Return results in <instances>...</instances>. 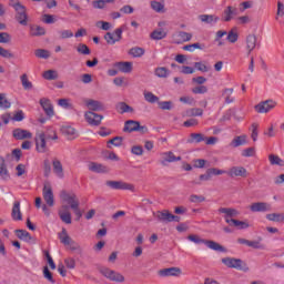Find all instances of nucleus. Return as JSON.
Wrapping results in <instances>:
<instances>
[{"mask_svg": "<svg viewBox=\"0 0 284 284\" xmlns=\"http://www.w3.org/2000/svg\"><path fill=\"white\" fill-rule=\"evenodd\" d=\"M187 240L191 241L192 243H195V245H206L209 250H213L214 252H227V248H225V246L212 240L201 239L199 235L191 234L187 236Z\"/></svg>", "mask_w": 284, "mask_h": 284, "instance_id": "obj_1", "label": "nucleus"}, {"mask_svg": "<svg viewBox=\"0 0 284 284\" xmlns=\"http://www.w3.org/2000/svg\"><path fill=\"white\" fill-rule=\"evenodd\" d=\"M9 6L16 10V21H18L20 26H28V9L26 6L14 0H10Z\"/></svg>", "mask_w": 284, "mask_h": 284, "instance_id": "obj_2", "label": "nucleus"}, {"mask_svg": "<svg viewBox=\"0 0 284 284\" xmlns=\"http://www.w3.org/2000/svg\"><path fill=\"white\" fill-rule=\"evenodd\" d=\"M223 265L226 267H230L232 270H240L241 272H248L250 267H247V264L243 262L241 258L235 257H224L222 258Z\"/></svg>", "mask_w": 284, "mask_h": 284, "instance_id": "obj_3", "label": "nucleus"}, {"mask_svg": "<svg viewBox=\"0 0 284 284\" xmlns=\"http://www.w3.org/2000/svg\"><path fill=\"white\" fill-rule=\"evenodd\" d=\"M123 30H125V26L116 28L113 32H106L104 34V41H106L108 45L119 43L123 39Z\"/></svg>", "mask_w": 284, "mask_h": 284, "instance_id": "obj_4", "label": "nucleus"}, {"mask_svg": "<svg viewBox=\"0 0 284 284\" xmlns=\"http://www.w3.org/2000/svg\"><path fill=\"white\" fill-rule=\"evenodd\" d=\"M59 239L62 245H69L72 252L81 250V245H79V243L74 242L73 239L68 235V231H65V229H63L62 232L59 233Z\"/></svg>", "mask_w": 284, "mask_h": 284, "instance_id": "obj_5", "label": "nucleus"}, {"mask_svg": "<svg viewBox=\"0 0 284 284\" xmlns=\"http://www.w3.org/2000/svg\"><path fill=\"white\" fill-rule=\"evenodd\" d=\"M60 199L63 203H67L70 209L72 210L73 205L79 206V199L77 197V194L69 193L68 191L63 190L60 192Z\"/></svg>", "mask_w": 284, "mask_h": 284, "instance_id": "obj_6", "label": "nucleus"}, {"mask_svg": "<svg viewBox=\"0 0 284 284\" xmlns=\"http://www.w3.org/2000/svg\"><path fill=\"white\" fill-rule=\"evenodd\" d=\"M42 196L49 207H54V192H52V186L50 183H44L42 189Z\"/></svg>", "mask_w": 284, "mask_h": 284, "instance_id": "obj_7", "label": "nucleus"}, {"mask_svg": "<svg viewBox=\"0 0 284 284\" xmlns=\"http://www.w3.org/2000/svg\"><path fill=\"white\" fill-rule=\"evenodd\" d=\"M36 150L40 154L48 152V143L45 142V133L41 132L36 135Z\"/></svg>", "mask_w": 284, "mask_h": 284, "instance_id": "obj_8", "label": "nucleus"}, {"mask_svg": "<svg viewBox=\"0 0 284 284\" xmlns=\"http://www.w3.org/2000/svg\"><path fill=\"white\" fill-rule=\"evenodd\" d=\"M274 108H276V102H274V100H266L255 105V110L258 114H267V112L274 110Z\"/></svg>", "mask_w": 284, "mask_h": 284, "instance_id": "obj_9", "label": "nucleus"}, {"mask_svg": "<svg viewBox=\"0 0 284 284\" xmlns=\"http://www.w3.org/2000/svg\"><path fill=\"white\" fill-rule=\"evenodd\" d=\"M84 119L85 121L89 123V125H101V121H103V115L92 112V111H88L84 114Z\"/></svg>", "mask_w": 284, "mask_h": 284, "instance_id": "obj_10", "label": "nucleus"}, {"mask_svg": "<svg viewBox=\"0 0 284 284\" xmlns=\"http://www.w3.org/2000/svg\"><path fill=\"white\" fill-rule=\"evenodd\" d=\"M237 16H239V9L235 7L229 6L223 11L222 21H224L225 23H230V21Z\"/></svg>", "mask_w": 284, "mask_h": 284, "instance_id": "obj_11", "label": "nucleus"}, {"mask_svg": "<svg viewBox=\"0 0 284 284\" xmlns=\"http://www.w3.org/2000/svg\"><path fill=\"white\" fill-rule=\"evenodd\" d=\"M251 212H272V204L266 202H254L250 205Z\"/></svg>", "mask_w": 284, "mask_h": 284, "instance_id": "obj_12", "label": "nucleus"}, {"mask_svg": "<svg viewBox=\"0 0 284 284\" xmlns=\"http://www.w3.org/2000/svg\"><path fill=\"white\" fill-rule=\"evenodd\" d=\"M40 105L45 112L47 116H49V119H51V116H54V106L52 105V102L50 101V99H47V98L40 99Z\"/></svg>", "mask_w": 284, "mask_h": 284, "instance_id": "obj_13", "label": "nucleus"}, {"mask_svg": "<svg viewBox=\"0 0 284 284\" xmlns=\"http://www.w3.org/2000/svg\"><path fill=\"white\" fill-rule=\"evenodd\" d=\"M105 185L111 190H132V184L122 181H106Z\"/></svg>", "mask_w": 284, "mask_h": 284, "instance_id": "obj_14", "label": "nucleus"}, {"mask_svg": "<svg viewBox=\"0 0 284 284\" xmlns=\"http://www.w3.org/2000/svg\"><path fill=\"white\" fill-rule=\"evenodd\" d=\"M226 174L233 179V176H242L245 179L247 176V169L243 166H233L231 168Z\"/></svg>", "mask_w": 284, "mask_h": 284, "instance_id": "obj_15", "label": "nucleus"}, {"mask_svg": "<svg viewBox=\"0 0 284 284\" xmlns=\"http://www.w3.org/2000/svg\"><path fill=\"white\" fill-rule=\"evenodd\" d=\"M261 44L257 43V38L255 34H248L246 37V50L247 54H252L255 48H258Z\"/></svg>", "mask_w": 284, "mask_h": 284, "instance_id": "obj_16", "label": "nucleus"}, {"mask_svg": "<svg viewBox=\"0 0 284 284\" xmlns=\"http://www.w3.org/2000/svg\"><path fill=\"white\" fill-rule=\"evenodd\" d=\"M13 138L17 139V141H23L26 139H31L32 138V132L26 130V129H16L12 132Z\"/></svg>", "mask_w": 284, "mask_h": 284, "instance_id": "obj_17", "label": "nucleus"}, {"mask_svg": "<svg viewBox=\"0 0 284 284\" xmlns=\"http://www.w3.org/2000/svg\"><path fill=\"white\" fill-rule=\"evenodd\" d=\"M11 219L13 221H23V214L21 213V202L16 201L11 211Z\"/></svg>", "mask_w": 284, "mask_h": 284, "instance_id": "obj_18", "label": "nucleus"}, {"mask_svg": "<svg viewBox=\"0 0 284 284\" xmlns=\"http://www.w3.org/2000/svg\"><path fill=\"white\" fill-rule=\"evenodd\" d=\"M181 268L179 267H169V268H162L159 271V276H162V278H165L168 276H180Z\"/></svg>", "mask_w": 284, "mask_h": 284, "instance_id": "obj_19", "label": "nucleus"}, {"mask_svg": "<svg viewBox=\"0 0 284 284\" xmlns=\"http://www.w3.org/2000/svg\"><path fill=\"white\" fill-rule=\"evenodd\" d=\"M0 179L2 181H10V171H8V165L3 156H0Z\"/></svg>", "mask_w": 284, "mask_h": 284, "instance_id": "obj_20", "label": "nucleus"}, {"mask_svg": "<svg viewBox=\"0 0 284 284\" xmlns=\"http://www.w3.org/2000/svg\"><path fill=\"white\" fill-rule=\"evenodd\" d=\"M199 19L200 21H202V23H207L209 26H215V23H219V21H221V18L215 14H201L199 16Z\"/></svg>", "mask_w": 284, "mask_h": 284, "instance_id": "obj_21", "label": "nucleus"}, {"mask_svg": "<svg viewBox=\"0 0 284 284\" xmlns=\"http://www.w3.org/2000/svg\"><path fill=\"white\" fill-rule=\"evenodd\" d=\"M113 68H116L118 72L130 74L132 72V62H115Z\"/></svg>", "mask_w": 284, "mask_h": 284, "instance_id": "obj_22", "label": "nucleus"}, {"mask_svg": "<svg viewBox=\"0 0 284 284\" xmlns=\"http://www.w3.org/2000/svg\"><path fill=\"white\" fill-rule=\"evenodd\" d=\"M237 243H240V245H247V247H253V250H263V246L258 241H250V240L240 237L237 239Z\"/></svg>", "mask_w": 284, "mask_h": 284, "instance_id": "obj_23", "label": "nucleus"}, {"mask_svg": "<svg viewBox=\"0 0 284 284\" xmlns=\"http://www.w3.org/2000/svg\"><path fill=\"white\" fill-rule=\"evenodd\" d=\"M139 121H134V120H128L124 123V128H123V132H138L139 131Z\"/></svg>", "mask_w": 284, "mask_h": 284, "instance_id": "obj_24", "label": "nucleus"}, {"mask_svg": "<svg viewBox=\"0 0 284 284\" xmlns=\"http://www.w3.org/2000/svg\"><path fill=\"white\" fill-rule=\"evenodd\" d=\"M90 172H95L97 174H105L108 172V168L103 164H99L97 162H91L89 164Z\"/></svg>", "mask_w": 284, "mask_h": 284, "instance_id": "obj_25", "label": "nucleus"}, {"mask_svg": "<svg viewBox=\"0 0 284 284\" xmlns=\"http://www.w3.org/2000/svg\"><path fill=\"white\" fill-rule=\"evenodd\" d=\"M115 110L120 113V114H125V113H132L134 112V108L130 106V104L125 103V102H119L115 104Z\"/></svg>", "mask_w": 284, "mask_h": 284, "instance_id": "obj_26", "label": "nucleus"}, {"mask_svg": "<svg viewBox=\"0 0 284 284\" xmlns=\"http://www.w3.org/2000/svg\"><path fill=\"white\" fill-rule=\"evenodd\" d=\"M30 36L31 37H43L45 36V28L37 24L30 26Z\"/></svg>", "mask_w": 284, "mask_h": 284, "instance_id": "obj_27", "label": "nucleus"}, {"mask_svg": "<svg viewBox=\"0 0 284 284\" xmlns=\"http://www.w3.org/2000/svg\"><path fill=\"white\" fill-rule=\"evenodd\" d=\"M87 106L89 108V110H91V112H99V111L103 110V103L98 100L87 101Z\"/></svg>", "mask_w": 284, "mask_h": 284, "instance_id": "obj_28", "label": "nucleus"}, {"mask_svg": "<svg viewBox=\"0 0 284 284\" xmlns=\"http://www.w3.org/2000/svg\"><path fill=\"white\" fill-rule=\"evenodd\" d=\"M246 144H247V135L245 134L235 136L231 142L232 148H241V145H246Z\"/></svg>", "mask_w": 284, "mask_h": 284, "instance_id": "obj_29", "label": "nucleus"}, {"mask_svg": "<svg viewBox=\"0 0 284 284\" xmlns=\"http://www.w3.org/2000/svg\"><path fill=\"white\" fill-rule=\"evenodd\" d=\"M219 213L224 214V219H232L234 216H239V211L230 207H220Z\"/></svg>", "mask_w": 284, "mask_h": 284, "instance_id": "obj_30", "label": "nucleus"}, {"mask_svg": "<svg viewBox=\"0 0 284 284\" xmlns=\"http://www.w3.org/2000/svg\"><path fill=\"white\" fill-rule=\"evenodd\" d=\"M172 215L173 214L170 213V211L163 210L159 212L158 219L161 221V223H172Z\"/></svg>", "mask_w": 284, "mask_h": 284, "instance_id": "obj_31", "label": "nucleus"}, {"mask_svg": "<svg viewBox=\"0 0 284 284\" xmlns=\"http://www.w3.org/2000/svg\"><path fill=\"white\" fill-rule=\"evenodd\" d=\"M176 39H178V41H176L178 44L185 43L187 41H192V33L185 32V31H179L176 33Z\"/></svg>", "mask_w": 284, "mask_h": 284, "instance_id": "obj_32", "label": "nucleus"}, {"mask_svg": "<svg viewBox=\"0 0 284 284\" xmlns=\"http://www.w3.org/2000/svg\"><path fill=\"white\" fill-rule=\"evenodd\" d=\"M128 54H130V57H133V59H139L143 57V54H145V49L141 47H133L129 50Z\"/></svg>", "mask_w": 284, "mask_h": 284, "instance_id": "obj_33", "label": "nucleus"}, {"mask_svg": "<svg viewBox=\"0 0 284 284\" xmlns=\"http://www.w3.org/2000/svg\"><path fill=\"white\" fill-rule=\"evenodd\" d=\"M150 6H151V9L154 11V12H158L159 14L165 12V4L163 2H159L156 0H152L150 2Z\"/></svg>", "mask_w": 284, "mask_h": 284, "instance_id": "obj_34", "label": "nucleus"}, {"mask_svg": "<svg viewBox=\"0 0 284 284\" xmlns=\"http://www.w3.org/2000/svg\"><path fill=\"white\" fill-rule=\"evenodd\" d=\"M155 77H159V79H168L170 77V70L165 67H158L154 70Z\"/></svg>", "mask_w": 284, "mask_h": 284, "instance_id": "obj_35", "label": "nucleus"}, {"mask_svg": "<svg viewBox=\"0 0 284 284\" xmlns=\"http://www.w3.org/2000/svg\"><path fill=\"white\" fill-rule=\"evenodd\" d=\"M53 172L59 179H63V164H61V161L53 160Z\"/></svg>", "mask_w": 284, "mask_h": 284, "instance_id": "obj_36", "label": "nucleus"}, {"mask_svg": "<svg viewBox=\"0 0 284 284\" xmlns=\"http://www.w3.org/2000/svg\"><path fill=\"white\" fill-rule=\"evenodd\" d=\"M232 94H234V89L232 88L222 91V97H224L226 104L234 103V97Z\"/></svg>", "mask_w": 284, "mask_h": 284, "instance_id": "obj_37", "label": "nucleus"}, {"mask_svg": "<svg viewBox=\"0 0 284 284\" xmlns=\"http://www.w3.org/2000/svg\"><path fill=\"white\" fill-rule=\"evenodd\" d=\"M16 235L20 239V241H32V235H30V233L26 230H16Z\"/></svg>", "mask_w": 284, "mask_h": 284, "instance_id": "obj_38", "label": "nucleus"}, {"mask_svg": "<svg viewBox=\"0 0 284 284\" xmlns=\"http://www.w3.org/2000/svg\"><path fill=\"white\" fill-rule=\"evenodd\" d=\"M182 50H185L186 52H194V50H205V44L195 42L193 44H186L182 47Z\"/></svg>", "mask_w": 284, "mask_h": 284, "instance_id": "obj_39", "label": "nucleus"}, {"mask_svg": "<svg viewBox=\"0 0 284 284\" xmlns=\"http://www.w3.org/2000/svg\"><path fill=\"white\" fill-rule=\"evenodd\" d=\"M267 221H273L275 223H283L284 214L283 213H270L266 214Z\"/></svg>", "mask_w": 284, "mask_h": 284, "instance_id": "obj_40", "label": "nucleus"}, {"mask_svg": "<svg viewBox=\"0 0 284 284\" xmlns=\"http://www.w3.org/2000/svg\"><path fill=\"white\" fill-rule=\"evenodd\" d=\"M115 0H93L92 6L94 10H103L105 3H114Z\"/></svg>", "mask_w": 284, "mask_h": 284, "instance_id": "obj_41", "label": "nucleus"}, {"mask_svg": "<svg viewBox=\"0 0 284 284\" xmlns=\"http://www.w3.org/2000/svg\"><path fill=\"white\" fill-rule=\"evenodd\" d=\"M164 161L162 163H175L176 161H181V156L174 155L172 151L165 152L164 153Z\"/></svg>", "mask_w": 284, "mask_h": 284, "instance_id": "obj_42", "label": "nucleus"}, {"mask_svg": "<svg viewBox=\"0 0 284 284\" xmlns=\"http://www.w3.org/2000/svg\"><path fill=\"white\" fill-rule=\"evenodd\" d=\"M42 77L47 81H55V79H59V73H57L55 70H47L43 72Z\"/></svg>", "mask_w": 284, "mask_h": 284, "instance_id": "obj_43", "label": "nucleus"}, {"mask_svg": "<svg viewBox=\"0 0 284 284\" xmlns=\"http://www.w3.org/2000/svg\"><path fill=\"white\" fill-rule=\"evenodd\" d=\"M202 141H205L203 133H191V139L187 140V143H202Z\"/></svg>", "mask_w": 284, "mask_h": 284, "instance_id": "obj_44", "label": "nucleus"}, {"mask_svg": "<svg viewBox=\"0 0 284 284\" xmlns=\"http://www.w3.org/2000/svg\"><path fill=\"white\" fill-rule=\"evenodd\" d=\"M60 220L62 223H65L67 225H70L72 223V213L70 212H58Z\"/></svg>", "mask_w": 284, "mask_h": 284, "instance_id": "obj_45", "label": "nucleus"}, {"mask_svg": "<svg viewBox=\"0 0 284 284\" xmlns=\"http://www.w3.org/2000/svg\"><path fill=\"white\" fill-rule=\"evenodd\" d=\"M168 33L165 31L154 30L153 32H151V39H153L154 41H161V39H165Z\"/></svg>", "mask_w": 284, "mask_h": 284, "instance_id": "obj_46", "label": "nucleus"}, {"mask_svg": "<svg viewBox=\"0 0 284 284\" xmlns=\"http://www.w3.org/2000/svg\"><path fill=\"white\" fill-rule=\"evenodd\" d=\"M34 55L38 59H50V51L45 50V49H37L34 51Z\"/></svg>", "mask_w": 284, "mask_h": 284, "instance_id": "obj_47", "label": "nucleus"}, {"mask_svg": "<svg viewBox=\"0 0 284 284\" xmlns=\"http://www.w3.org/2000/svg\"><path fill=\"white\" fill-rule=\"evenodd\" d=\"M186 116H203V109L193 108L186 110Z\"/></svg>", "mask_w": 284, "mask_h": 284, "instance_id": "obj_48", "label": "nucleus"}, {"mask_svg": "<svg viewBox=\"0 0 284 284\" xmlns=\"http://www.w3.org/2000/svg\"><path fill=\"white\" fill-rule=\"evenodd\" d=\"M100 274H102V276H104V278H108L110 281V278H112V274H114V270H111L109 267H100L99 268Z\"/></svg>", "mask_w": 284, "mask_h": 284, "instance_id": "obj_49", "label": "nucleus"}, {"mask_svg": "<svg viewBox=\"0 0 284 284\" xmlns=\"http://www.w3.org/2000/svg\"><path fill=\"white\" fill-rule=\"evenodd\" d=\"M100 274H102V276H104V278H108L110 281V278H112V274H114V270H111L109 267H100L99 268Z\"/></svg>", "mask_w": 284, "mask_h": 284, "instance_id": "obj_50", "label": "nucleus"}, {"mask_svg": "<svg viewBox=\"0 0 284 284\" xmlns=\"http://www.w3.org/2000/svg\"><path fill=\"white\" fill-rule=\"evenodd\" d=\"M144 99L148 103H159V97L154 95L152 92H144Z\"/></svg>", "mask_w": 284, "mask_h": 284, "instance_id": "obj_51", "label": "nucleus"}, {"mask_svg": "<svg viewBox=\"0 0 284 284\" xmlns=\"http://www.w3.org/2000/svg\"><path fill=\"white\" fill-rule=\"evenodd\" d=\"M110 281H113L114 283H123V281H125V277L121 275V273L113 271V274H111Z\"/></svg>", "mask_w": 284, "mask_h": 284, "instance_id": "obj_52", "label": "nucleus"}, {"mask_svg": "<svg viewBox=\"0 0 284 284\" xmlns=\"http://www.w3.org/2000/svg\"><path fill=\"white\" fill-rule=\"evenodd\" d=\"M62 134H64L65 136H74V134H77V130L72 126H62L61 129Z\"/></svg>", "mask_w": 284, "mask_h": 284, "instance_id": "obj_53", "label": "nucleus"}, {"mask_svg": "<svg viewBox=\"0 0 284 284\" xmlns=\"http://www.w3.org/2000/svg\"><path fill=\"white\" fill-rule=\"evenodd\" d=\"M21 83H22V87L26 89V90H32V82H30V80H28V74H22L21 75Z\"/></svg>", "mask_w": 284, "mask_h": 284, "instance_id": "obj_54", "label": "nucleus"}, {"mask_svg": "<svg viewBox=\"0 0 284 284\" xmlns=\"http://www.w3.org/2000/svg\"><path fill=\"white\" fill-rule=\"evenodd\" d=\"M43 276L44 278H47V281H49V283H52V284L57 283V281L52 276V272H50V268H48V266L43 267Z\"/></svg>", "mask_w": 284, "mask_h": 284, "instance_id": "obj_55", "label": "nucleus"}, {"mask_svg": "<svg viewBox=\"0 0 284 284\" xmlns=\"http://www.w3.org/2000/svg\"><path fill=\"white\" fill-rule=\"evenodd\" d=\"M77 52H79V54H84V55L91 54L90 48L84 43H80L78 45Z\"/></svg>", "mask_w": 284, "mask_h": 284, "instance_id": "obj_56", "label": "nucleus"}, {"mask_svg": "<svg viewBox=\"0 0 284 284\" xmlns=\"http://www.w3.org/2000/svg\"><path fill=\"white\" fill-rule=\"evenodd\" d=\"M11 103L6 99V93H0V108L8 110Z\"/></svg>", "mask_w": 284, "mask_h": 284, "instance_id": "obj_57", "label": "nucleus"}, {"mask_svg": "<svg viewBox=\"0 0 284 284\" xmlns=\"http://www.w3.org/2000/svg\"><path fill=\"white\" fill-rule=\"evenodd\" d=\"M255 154H256V149L254 146L244 149L242 151V156H244V158L254 156Z\"/></svg>", "mask_w": 284, "mask_h": 284, "instance_id": "obj_58", "label": "nucleus"}, {"mask_svg": "<svg viewBox=\"0 0 284 284\" xmlns=\"http://www.w3.org/2000/svg\"><path fill=\"white\" fill-rule=\"evenodd\" d=\"M268 161L271 165H283V161L278 158V155L271 154L268 156Z\"/></svg>", "mask_w": 284, "mask_h": 284, "instance_id": "obj_59", "label": "nucleus"}, {"mask_svg": "<svg viewBox=\"0 0 284 284\" xmlns=\"http://www.w3.org/2000/svg\"><path fill=\"white\" fill-rule=\"evenodd\" d=\"M12 37L8 32H0V43H10Z\"/></svg>", "mask_w": 284, "mask_h": 284, "instance_id": "obj_60", "label": "nucleus"}, {"mask_svg": "<svg viewBox=\"0 0 284 284\" xmlns=\"http://www.w3.org/2000/svg\"><path fill=\"white\" fill-rule=\"evenodd\" d=\"M226 39L230 43H236L239 41V33L230 31Z\"/></svg>", "mask_w": 284, "mask_h": 284, "instance_id": "obj_61", "label": "nucleus"}, {"mask_svg": "<svg viewBox=\"0 0 284 284\" xmlns=\"http://www.w3.org/2000/svg\"><path fill=\"white\" fill-rule=\"evenodd\" d=\"M193 94H205L207 93V87L199 85L192 89Z\"/></svg>", "mask_w": 284, "mask_h": 284, "instance_id": "obj_62", "label": "nucleus"}, {"mask_svg": "<svg viewBox=\"0 0 284 284\" xmlns=\"http://www.w3.org/2000/svg\"><path fill=\"white\" fill-rule=\"evenodd\" d=\"M160 110H172V101L158 102Z\"/></svg>", "mask_w": 284, "mask_h": 284, "instance_id": "obj_63", "label": "nucleus"}, {"mask_svg": "<svg viewBox=\"0 0 284 284\" xmlns=\"http://www.w3.org/2000/svg\"><path fill=\"white\" fill-rule=\"evenodd\" d=\"M190 201H191V203H203L205 201V196L192 194L190 196Z\"/></svg>", "mask_w": 284, "mask_h": 284, "instance_id": "obj_64", "label": "nucleus"}]
</instances>
